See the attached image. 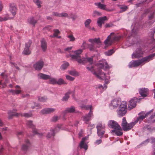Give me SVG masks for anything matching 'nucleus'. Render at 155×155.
I'll list each match as a JSON object with an SVG mask.
<instances>
[{"label":"nucleus","instance_id":"nucleus-52","mask_svg":"<svg viewBox=\"0 0 155 155\" xmlns=\"http://www.w3.org/2000/svg\"><path fill=\"white\" fill-rule=\"evenodd\" d=\"M12 18H7L6 17H0V21H6L8 19H11Z\"/></svg>","mask_w":155,"mask_h":155},{"label":"nucleus","instance_id":"nucleus-3","mask_svg":"<svg viewBox=\"0 0 155 155\" xmlns=\"http://www.w3.org/2000/svg\"><path fill=\"white\" fill-rule=\"evenodd\" d=\"M109 106L111 110H117V114L120 117L124 116L127 111V103L126 101H121L120 99L116 98L112 100L109 104Z\"/></svg>","mask_w":155,"mask_h":155},{"label":"nucleus","instance_id":"nucleus-48","mask_svg":"<svg viewBox=\"0 0 155 155\" xmlns=\"http://www.w3.org/2000/svg\"><path fill=\"white\" fill-rule=\"evenodd\" d=\"M102 142V140L101 139H99L95 141L94 142V144L95 145H97L101 143Z\"/></svg>","mask_w":155,"mask_h":155},{"label":"nucleus","instance_id":"nucleus-31","mask_svg":"<svg viewBox=\"0 0 155 155\" xmlns=\"http://www.w3.org/2000/svg\"><path fill=\"white\" fill-rule=\"evenodd\" d=\"M41 48L43 51H45L47 49V43L44 39L43 38L41 41Z\"/></svg>","mask_w":155,"mask_h":155},{"label":"nucleus","instance_id":"nucleus-11","mask_svg":"<svg viewBox=\"0 0 155 155\" xmlns=\"http://www.w3.org/2000/svg\"><path fill=\"white\" fill-rule=\"evenodd\" d=\"M144 50L141 48L139 47L136 49L132 54V58L133 59L139 58L143 56Z\"/></svg>","mask_w":155,"mask_h":155},{"label":"nucleus","instance_id":"nucleus-5","mask_svg":"<svg viewBox=\"0 0 155 155\" xmlns=\"http://www.w3.org/2000/svg\"><path fill=\"white\" fill-rule=\"evenodd\" d=\"M108 126L110 128L113 129L111 132L114 133L117 136H120L123 134L122 129L116 121L113 120H109L107 123Z\"/></svg>","mask_w":155,"mask_h":155},{"label":"nucleus","instance_id":"nucleus-55","mask_svg":"<svg viewBox=\"0 0 155 155\" xmlns=\"http://www.w3.org/2000/svg\"><path fill=\"white\" fill-rule=\"evenodd\" d=\"M149 142V139H147L145 141L142 142L140 144L137 146V147H140L143 144H145L146 143H147Z\"/></svg>","mask_w":155,"mask_h":155},{"label":"nucleus","instance_id":"nucleus-10","mask_svg":"<svg viewBox=\"0 0 155 155\" xmlns=\"http://www.w3.org/2000/svg\"><path fill=\"white\" fill-rule=\"evenodd\" d=\"M153 111V109L146 114L143 111L139 113L138 114V116L137 117L136 119L134 120V121L136 124L139 122L140 123L149 114H150Z\"/></svg>","mask_w":155,"mask_h":155},{"label":"nucleus","instance_id":"nucleus-16","mask_svg":"<svg viewBox=\"0 0 155 155\" xmlns=\"http://www.w3.org/2000/svg\"><path fill=\"white\" fill-rule=\"evenodd\" d=\"M53 130L54 134L58 132L60 130H63L68 131H70L71 130L68 128H67L66 126L65 127L63 124H58L57 125L54 129H51Z\"/></svg>","mask_w":155,"mask_h":155},{"label":"nucleus","instance_id":"nucleus-41","mask_svg":"<svg viewBox=\"0 0 155 155\" xmlns=\"http://www.w3.org/2000/svg\"><path fill=\"white\" fill-rule=\"evenodd\" d=\"M57 84L58 85H61L62 84H66L67 83L65 82L63 79L62 78H60L58 80L57 79Z\"/></svg>","mask_w":155,"mask_h":155},{"label":"nucleus","instance_id":"nucleus-56","mask_svg":"<svg viewBox=\"0 0 155 155\" xmlns=\"http://www.w3.org/2000/svg\"><path fill=\"white\" fill-rule=\"evenodd\" d=\"M101 14L100 12L97 11H95L94 12V16L97 15L100 16L101 15Z\"/></svg>","mask_w":155,"mask_h":155},{"label":"nucleus","instance_id":"nucleus-6","mask_svg":"<svg viewBox=\"0 0 155 155\" xmlns=\"http://www.w3.org/2000/svg\"><path fill=\"white\" fill-rule=\"evenodd\" d=\"M137 31L134 28L132 29V33L130 36H129V37L127 39L126 45L128 46L131 45L136 44L137 42L139 41V39L137 36H136Z\"/></svg>","mask_w":155,"mask_h":155},{"label":"nucleus","instance_id":"nucleus-43","mask_svg":"<svg viewBox=\"0 0 155 155\" xmlns=\"http://www.w3.org/2000/svg\"><path fill=\"white\" fill-rule=\"evenodd\" d=\"M54 32L53 34L55 37H57L58 38H61V36H58V35L60 33V31L58 29H54Z\"/></svg>","mask_w":155,"mask_h":155},{"label":"nucleus","instance_id":"nucleus-47","mask_svg":"<svg viewBox=\"0 0 155 155\" xmlns=\"http://www.w3.org/2000/svg\"><path fill=\"white\" fill-rule=\"evenodd\" d=\"M33 1L37 5L38 8L41 7V4L42 3L39 0H33Z\"/></svg>","mask_w":155,"mask_h":155},{"label":"nucleus","instance_id":"nucleus-14","mask_svg":"<svg viewBox=\"0 0 155 155\" xmlns=\"http://www.w3.org/2000/svg\"><path fill=\"white\" fill-rule=\"evenodd\" d=\"M27 126L33 129V132L35 134H37L39 136H44V134L43 133H39L38 130L36 129H34V125L32 123V121L31 120L27 121L26 122Z\"/></svg>","mask_w":155,"mask_h":155},{"label":"nucleus","instance_id":"nucleus-34","mask_svg":"<svg viewBox=\"0 0 155 155\" xmlns=\"http://www.w3.org/2000/svg\"><path fill=\"white\" fill-rule=\"evenodd\" d=\"M28 22L30 24L35 25L37 21L36 20L34 19L33 17H31L28 18Z\"/></svg>","mask_w":155,"mask_h":155},{"label":"nucleus","instance_id":"nucleus-33","mask_svg":"<svg viewBox=\"0 0 155 155\" xmlns=\"http://www.w3.org/2000/svg\"><path fill=\"white\" fill-rule=\"evenodd\" d=\"M54 132L53 130L51 129L47 134L46 137L47 138H53L54 135Z\"/></svg>","mask_w":155,"mask_h":155},{"label":"nucleus","instance_id":"nucleus-24","mask_svg":"<svg viewBox=\"0 0 155 155\" xmlns=\"http://www.w3.org/2000/svg\"><path fill=\"white\" fill-rule=\"evenodd\" d=\"M150 12V15L149 16V24H151L155 20V11L152 12L151 10H148L147 12V13Z\"/></svg>","mask_w":155,"mask_h":155},{"label":"nucleus","instance_id":"nucleus-28","mask_svg":"<svg viewBox=\"0 0 155 155\" xmlns=\"http://www.w3.org/2000/svg\"><path fill=\"white\" fill-rule=\"evenodd\" d=\"M136 124L134 121H132L129 124H127V125L125 126V127H126L125 129H123L124 131H127L130 130Z\"/></svg>","mask_w":155,"mask_h":155},{"label":"nucleus","instance_id":"nucleus-8","mask_svg":"<svg viewBox=\"0 0 155 155\" xmlns=\"http://www.w3.org/2000/svg\"><path fill=\"white\" fill-rule=\"evenodd\" d=\"M80 107L82 109H85L86 110L90 109L89 113L84 116H83L82 119L83 121L87 124V122L91 119V118L93 116V111H92V106L91 105L86 106L84 104L80 105Z\"/></svg>","mask_w":155,"mask_h":155},{"label":"nucleus","instance_id":"nucleus-27","mask_svg":"<svg viewBox=\"0 0 155 155\" xmlns=\"http://www.w3.org/2000/svg\"><path fill=\"white\" fill-rule=\"evenodd\" d=\"M107 20V18L106 16H104L99 18L97 21V24L100 27H101L102 24L104 23V21Z\"/></svg>","mask_w":155,"mask_h":155},{"label":"nucleus","instance_id":"nucleus-36","mask_svg":"<svg viewBox=\"0 0 155 155\" xmlns=\"http://www.w3.org/2000/svg\"><path fill=\"white\" fill-rule=\"evenodd\" d=\"M49 79V83L51 84H56L57 82V79L51 77L50 76V78H48Z\"/></svg>","mask_w":155,"mask_h":155},{"label":"nucleus","instance_id":"nucleus-19","mask_svg":"<svg viewBox=\"0 0 155 155\" xmlns=\"http://www.w3.org/2000/svg\"><path fill=\"white\" fill-rule=\"evenodd\" d=\"M139 92L142 97H145L148 94L149 90L147 88H141L138 89Z\"/></svg>","mask_w":155,"mask_h":155},{"label":"nucleus","instance_id":"nucleus-46","mask_svg":"<svg viewBox=\"0 0 155 155\" xmlns=\"http://www.w3.org/2000/svg\"><path fill=\"white\" fill-rule=\"evenodd\" d=\"M120 8L121 10L120 12L125 11L127 9V7L126 5H121L120 7Z\"/></svg>","mask_w":155,"mask_h":155},{"label":"nucleus","instance_id":"nucleus-57","mask_svg":"<svg viewBox=\"0 0 155 155\" xmlns=\"http://www.w3.org/2000/svg\"><path fill=\"white\" fill-rule=\"evenodd\" d=\"M95 127L94 124L90 123L88 125V127L90 129H92L94 128Z\"/></svg>","mask_w":155,"mask_h":155},{"label":"nucleus","instance_id":"nucleus-20","mask_svg":"<svg viewBox=\"0 0 155 155\" xmlns=\"http://www.w3.org/2000/svg\"><path fill=\"white\" fill-rule=\"evenodd\" d=\"M55 109L52 108H47L43 109L40 111V113L42 114H47L54 112Z\"/></svg>","mask_w":155,"mask_h":155},{"label":"nucleus","instance_id":"nucleus-39","mask_svg":"<svg viewBox=\"0 0 155 155\" xmlns=\"http://www.w3.org/2000/svg\"><path fill=\"white\" fill-rule=\"evenodd\" d=\"M31 106L32 109H34L35 108L36 109L41 108V107L39 104L34 102L33 103Z\"/></svg>","mask_w":155,"mask_h":155},{"label":"nucleus","instance_id":"nucleus-21","mask_svg":"<svg viewBox=\"0 0 155 155\" xmlns=\"http://www.w3.org/2000/svg\"><path fill=\"white\" fill-rule=\"evenodd\" d=\"M87 138L86 137L82 138V140L80 143L79 146L81 148H83L86 150L88 148V146L86 143V141Z\"/></svg>","mask_w":155,"mask_h":155},{"label":"nucleus","instance_id":"nucleus-63","mask_svg":"<svg viewBox=\"0 0 155 155\" xmlns=\"http://www.w3.org/2000/svg\"><path fill=\"white\" fill-rule=\"evenodd\" d=\"M7 83V82L6 81L5 82H4L3 84H2V81H0V85L1 84L3 86V87H4L5 86V85Z\"/></svg>","mask_w":155,"mask_h":155},{"label":"nucleus","instance_id":"nucleus-23","mask_svg":"<svg viewBox=\"0 0 155 155\" xmlns=\"http://www.w3.org/2000/svg\"><path fill=\"white\" fill-rule=\"evenodd\" d=\"M43 64V62L41 60H40L34 64V67L35 70H40L42 68Z\"/></svg>","mask_w":155,"mask_h":155},{"label":"nucleus","instance_id":"nucleus-49","mask_svg":"<svg viewBox=\"0 0 155 155\" xmlns=\"http://www.w3.org/2000/svg\"><path fill=\"white\" fill-rule=\"evenodd\" d=\"M59 118V117L57 116H54L52 118L51 120L52 122H56L58 120Z\"/></svg>","mask_w":155,"mask_h":155},{"label":"nucleus","instance_id":"nucleus-44","mask_svg":"<svg viewBox=\"0 0 155 155\" xmlns=\"http://www.w3.org/2000/svg\"><path fill=\"white\" fill-rule=\"evenodd\" d=\"M127 122L125 117H123L122 119V126L123 128L125 129L126 127H125V126L127 125Z\"/></svg>","mask_w":155,"mask_h":155},{"label":"nucleus","instance_id":"nucleus-15","mask_svg":"<svg viewBox=\"0 0 155 155\" xmlns=\"http://www.w3.org/2000/svg\"><path fill=\"white\" fill-rule=\"evenodd\" d=\"M8 114L9 115L8 116L9 118H11V117L12 116H24L26 117H31L32 116L31 113H25L22 114L21 113H17L13 112L12 113H10V112H9Z\"/></svg>","mask_w":155,"mask_h":155},{"label":"nucleus","instance_id":"nucleus-30","mask_svg":"<svg viewBox=\"0 0 155 155\" xmlns=\"http://www.w3.org/2000/svg\"><path fill=\"white\" fill-rule=\"evenodd\" d=\"M16 89L15 90H9L10 92L12 93L13 94H19L21 92V90L20 87L17 85L16 87Z\"/></svg>","mask_w":155,"mask_h":155},{"label":"nucleus","instance_id":"nucleus-2","mask_svg":"<svg viewBox=\"0 0 155 155\" xmlns=\"http://www.w3.org/2000/svg\"><path fill=\"white\" fill-rule=\"evenodd\" d=\"M72 48V47H68L64 49V50L66 51V53H69V54L67 55V58L71 56L72 59L77 61L78 63L83 64L87 63L88 64H92L93 62L92 58H83L81 59L80 54L82 52V49H80L73 51H71Z\"/></svg>","mask_w":155,"mask_h":155},{"label":"nucleus","instance_id":"nucleus-25","mask_svg":"<svg viewBox=\"0 0 155 155\" xmlns=\"http://www.w3.org/2000/svg\"><path fill=\"white\" fill-rule=\"evenodd\" d=\"M78 111L76 110L75 109V107L73 106H72L70 107H68L64 111V113L65 114L68 113H77L78 112Z\"/></svg>","mask_w":155,"mask_h":155},{"label":"nucleus","instance_id":"nucleus-38","mask_svg":"<svg viewBox=\"0 0 155 155\" xmlns=\"http://www.w3.org/2000/svg\"><path fill=\"white\" fill-rule=\"evenodd\" d=\"M69 65V64L68 62H65L61 65L60 68L62 70H64L66 69Z\"/></svg>","mask_w":155,"mask_h":155},{"label":"nucleus","instance_id":"nucleus-59","mask_svg":"<svg viewBox=\"0 0 155 155\" xmlns=\"http://www.w3.org/2000/svg\"><path fill=\"white\" fill-rule=\"evenodd\" d=\"M153 33H152V35L151 36L150 39V41H151L153 43H154L155 44V39H154L153 37ZM149 42H150V41H148Z\"/></svg>","mask_w":155,"mask_h":155},{"label":"nucleus","instance_id":"nucleus-9","mask_svg":"<svg viewBox=\"0 0 155 155\" xmlns=\"http://www.w3.org/2000/svg\"><path fill=\"white\" fill-rule=\"evenodd\" d=\"M88 41L91 43V44L88 45V48L90 51H96V44L100 46L101 44L99 38L94 39L90 38L89 39Z\"/></svg>","mask_w":155,"mask_h":155},{"label":"nucleus","instance_id":"nucleus-64","mask_svg":"<svg viewBox=\"0 0 155 155\" xmlns=\"http://www.w3.org/2000/svg\"><path fill=\"white\" fill-rule=\"evenodd\" d=\"M23 134V133L21 131L18 132L17 133V135L18 136L20 135H22Z\"/></svg>","mask_w":155,"mask_h":155},{"label":"nucleus","instance_id":"nucleus-61","mask_svg":"<svg viewBox=\"0 0 155 155\" xmlns=\"http://www.w3.org/2000/svg\"><path fill=\"white\" fill-rule=\"evenodd\" d=\"M61 14L60 17H67L68 16V15L67 13H62Z\"/></svg>","mask_w":155,"mask_h":155},{"label":"nucleus","instance_id":"nucleus-35","mask_svg":"<svg viewBox=\"0 0 155 155\" xmlns=\"http://www.w3.org/2000/svg\"><path fill=\"white\" fill-rule=\"evenodd\" d=\"M71 91H68L67 93H66L64 96L63 97L62 100L63 101H67L70 97V94L71 93Z\"/></svg>","mask_w":155,"mask_h":155},{"label":"nucleus","instance_id":"nucleus-22","mask_svg":"<svg viewBox=\"0 0 155 155\" xmlns=\"http://www.w3.org/2000/svg\"><path fill=\"white\" fill-rule=\"evenodd\" d=\"M9 11L13 15H15L16 13L17 9L16 5L14 3L10 4L9 5Z\"/></svg>","mask_w":155,"mask_h":155},{"label":"nucleus","instance_id":"nucleus-7","mask_svg":"<svg viewBox=\"0 0 155 155\" xmlns=\"http://www.w3.org/2000/svg\"><path fill=\"white\" fill-rule=\"evenodd\" d=\"M114 33H111L104 41L105 48H106L107 47L110 46L114 41H118L121 38V37L120 35L114 36Z\"/></svg>","mask_w":155,"mask_h":155},{"label":"nucleus","instance_id":"nucleus-37","mask_svg":"<svg viewBox=\"0 0 155 155\" xmlns=\"http://www.w3.org/2000/svg\"><path fill=\"white\" fill-rule=\"evenodd\" d=\"M91 22V20L90 19L86 20L84 22V25L86 27L90 29L91 28L90 26L89 25Z\"/></svg>","mask_w":155,"mask_h":155},{"label":"nucleus","instance_id":"nucleus-40","mask_svg":"<svg viewBox=\"0 0 155 155\" xmlns=\"http://www.w3.org/2000/svg\"><path fill=\"white\" fill-rule=\"evenodd\" d=\"M68 73L74 76L79 75L78 72L75 70L69 71H68Z\"/></svg>","mask_w":155,"mask_h":155},{"label":"nucleus","instance_id":"nucleus-54","mask_svg":"<svg viewBox=\"0 0 155 155\" xmlns=\"http://www.w3.org/2000/svg\"><path fill=\"white\" fill-rule=\"evenodd\" d=\"M155 117V112L153 114H152L150 117V119L151 121L152 122H155V119H154Z\"/></svg>","mask_w":155,"mask_h":155},{"label":"nucleus","instance_id":"nucleus-62","mask_svg":"<svg viewBox=\"0 0 155 155\" xmlns=\"http://www.w3.org/2000/svg\"><path fill=\"white\" fill-rule=\"evenodd\" d=\"M83 133V130L82 129H81L78 133V136L79 137H81L82 136Z\"/></svg>","mask_w":155,"mask_h":155},{"label":"nucleus","instance_id":"nucleus-32","mask_svg":"<svg viewBox=\"0 0 155 155\" xmlns=\"http://www.w3.org/2000/svg\"><path fill=\"white\" fill-rule=\"evenodd\" d=\"M38 78L44 80H46L50 78V75L45 74L42 73H40L38 74Z\"/></svg>","mask_w":155,"mask_h":155},{"label":"nucleus","instance_id":"nucleus-18","mask_svg":"<svg viewBox=\"0 0 155 155\" xmlns=\"http://www.w3.org/2000/svg\"><path fill=\"white\" fill-rule=\"evenodd\" d=\"M31 43V41L29 40L28 43L25 44V47L24 51L23 52L24 54L28 55L29 54L31 53V51L29 48L30 47V46Z\"/></svg>","mask_w":155,"mask_h":155},{"label":"nucleus","instance_id":"nucleus-42","mask_svg":"<svg viewBox=\"0 0 155 155\" xmlns=\"http://www.w3.org/2000/svg\"><path fill=\"white\" fill-rule=\"evenodd\" d=\"M114 52L115 51L114 49H111L105 52L104 54L107 56H110L113 54Z\"/></svg>","mask_w":155,"mask_h":155},{"label":"nucleus","instance_id":"nucleus-4","mask_svg":"<svg viewBox=\"0 0 155 155\" xmlns=\"http://www.w3.org/2000/svg\"><path fill=\"white\" fill-rule=\"evenodd\" d=\"M154 56H155V53L143 57L140 59L132 61L129 63L128 66L129 68H131L143 65L146 63L152 60Z\"/></svg>","mask_w":155,"mask_h":155},{"label":"nucleus","instance_id":"nucleus-29","mask_svg":"<svg viewBox=\"0 0 155 155\" xmlns=\"http://www.w3.org/2000/svg\"><path fill=\"white\" fill-rule=\"evenodd\" d=\"M30 145V143L28 139L25 140V143L22 146V149L23 150H26L28 149Z\"/></svg>","mask_w":155,"mask_h":155},{"label":"nucleus","instance_id":"nucleus-17","mask_svg":"<svg viewBox=\"0 0 155 155\" xmlns=\"http://www.w3.org/2000/svg\"><path fill=\"white\" fill-rule=\"evenodd\" d=\"M137 99L136 97H134L131 99L129 102L128 105V108L131 110L134 108L136 105Z\"/></svg>","mask_w":155,"mask_h":155},{"label":"nucleus","instance_id":"nucleus-51","mask_svg":"<svg viewBox=\"0 0 155 155\" xmlns=\"http://www.w3.org/2000/svg\"><path fill=\"white\" fill-rule=\"evenodd\" d=\"M66 78L67 80H69L71 81H73L74 79V78L68 75H66Z\"/></svg>","mask_w":155,"mask_h":155},{"label":"nucleus","instance_id":"nucleus-50","mask_svg":"<svg viewBox=\"0 0 155 155\" xmlns=\"http://www.w3.org/2000/svg\"><path fill=\"white\" fill-rule=\"evenodd\" d=\"M68 38L70 39V41H73L75 40V38L72 35H70L68 36Z\"/></svg>","mask_w":155,"mask_h":155},{"label":"nucleus","instance_id":"nucleus-60","mask_svg":"<svg viewBox=\"0 0 155 155\" xmlns=\"http://www.w3.org/2000/svg\"><path fill=\"white\" fill-rule=\"evenodd\" d=\"M53 15L56 16L60 17L61 14L57 12H53Z\"/></svg>","mask_w":155,"mask_h":155},{"label":"nucleus","instance_id":"nucleus-58","mask_svg":"<svg viewBox=\"0 0 155 155\" xmlns=\"http://www.w3.org/2000/svg\"><path fill=\"white\" fill-rule=\"evenodd\" d=\"M11 64L12 67H15L16 69L19 70V68L17 66V64H15V63L13 62H11Z\"/></svg>","mask_w":155,"mask_h":155},{"label":"nucleus","instance_id":"nucleus-45","mask_svg":"<svg viewBox=\"0 0 155 155\" xmlns=\"http://www.w3.org/2000/svg\"><path fill=\"white\" fill-rule=\"evenodd\" d=\"M39 101L40 102H45L47 99V98L46 96L44 97H39L38 98Z\"/></svg>","mask_w":155,"mask_h":155},{"label":"nucleus","instance_id":"nucleus-13","mask_svg":"<svg viewBox=\"0 0 155 155\" xmlns=\"http://www.w3.org/2000/svg\"><path fill=\"white\" fill-rule=\"evenodd\" d=\"M97 134L99 137L102 138L105 133V126L101 123L98 124L96 126Z\"/></svg>","mask_w":155,"mask_h":155},{"label":"nucleus","instance_id":"nucleus-53","mask_svg":"<svg viewBox=\"0 0 155 155\" xmlns=\"http://www.w3.org/2000/svg\"><path fill=\"white\" fill-rule=\"evenodd\" d=\"M88 44H87L86 42L85 41H83V44L81 45V47L83 48V49H84L86 48V46H88Z\"/></svg>","mask_w":155,"mask_h":155},{"label":"nucleus","instance_id":"nucleus-12","mask_svg":"<svg viewBox=\"0 0 155 155\" xmlns=\"http://www.w3.org/2000/svg\"><path fill=\"white\" fill-rule=\"evenodd\" d=\"M97 66L98 68L100 69H108L112 67V65L110 64L109 65L107 62L106 60L102 59L97 64Z\"/></svg>","mask_w":155,"mask_h":155},{"label":"nucleus","instance_id":"nucleus-1","mask_svg":"<svg viewBox=\"0 0 155 155\" xmlns=\"http://www.w3.org/2000/svg\"><path fill=\"white\" fill-rule=\"evenodd\" d=\"M87 68L92 72L93 74L98 79L105 80V84H104L103 86L101 84H98L96 86V88L101 90L102 91L105 90L107 88V84L109 82V80L110 79V77L109 74H105L100 69L94 71V64L93 62L92 64H89V65L87 67Z\"/></svg>","mask_w":155,"mask_h":155},{"label":"nucleus","instance_id":"nucleus-26","mask_svg":"<svg viewBox=\"0 0 155 155\" xmlns=\"http://www.w3.org/2000/svg\"><path fill=\"white\" fill-rule=\"evenodd\" d=\"M95 5L97 6L98 8L102 9L104 10L108 11L111 12L112 11V10L106 8V5L104 4H101V3H96Z\"/></svg>","mask_w":155,"mask_h":155}]
</instances>
